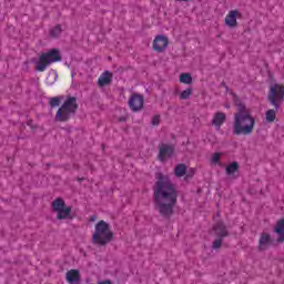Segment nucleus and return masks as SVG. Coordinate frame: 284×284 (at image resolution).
Masks as SVG:
<instances>
[{"label":"nucleus","instance_id":"nucleus-1","mask_svg":"<svg viewBox=\"0 0 284 284\" xmlns=\"http://www.w3.org/2000/svg\"><path fill=\"white\" fill-rule=\"evenodd\" d=\"M156 183L154 186V203L155 209L162 216H170L176 205V189L174 184L170 182V178L162 173L155 175Z\"/></svg>","mask_w":284,"mask_h":284},{"label":"nucleus","instance_id":"nucleus-2","mask_svg":"<svg viewBox=\"0 0 284 284\" xmlns=\"http://www.w3.org/2000/svg\"><path fill=\"white\" fill-rule=\"evenodd\" d=\"M235 105L239 106L240 112L234 114L233 121V134L240 136H250L254 132V125H256V119L252 116L250 111L245 109V105L236 100V95H233Z\"/></svg>","mask_w":284,"mask_h":284},{"label":"nucleus","instance_id":"nucleus-3","mask_svg":"<svg viewBox=\"0 0 284 284\" xmlns=\"http://www.w3.org/2000/svg\"><path fill=\"white\" fill-rule=\"evenodd\" d=\"M112 231L110 224L101 220L95 224V231L92 236V241L95 245H108L112 241Z\"/></svg>","mask_w":284,"mask_h":284},{"label":"nucleus","instance_id":"nucleus-4","mask_svg":"<svg viewBox=\"0 0 284 284\" xmlns=\"http://www.w3.org/2000/svg\"><path fill=\"white\" fill-rule=\"evenodd\" d=\"M57 61H61V53H59V50L52 49L40 55V59L36 64V69L39 72H45V68H48L50 63H57Z\"/></svg>","mask_w":284,"mask_h":284},{"label":"nucleus","instance_id":"nucleus-5","mask_svg":"<svg viewBox=\"0 0 284 284\" xmlns=\"http://www.w3.org/2000/svg\"><path fill=\"white\" fill-rule=\"evenodd\" d=\"M77 98H69L64 101L62 106L58 110L55 114L57 121H68L74 112H77Z\"/></svg>","mask_w":284,"mask_h":284},{"label":"nucleus","instance_id":"nucleus-6","mask_svg":"<svg viewBox=\"0 0 284 284\" xmlns=\"http://www.w3.org/2000/svg\"><path fill=\"white\" fill-rule=\"evenodd\" d=\"M52 211L57 214V219L59 221H63L65 219H70V213L72 212V207L65 205V201L63 199L58 197L51 204Z\"/></svg>","mask_w":284,"mask_h":284},{"label":"nucleus","instance_id":"nucleus-7","mask_svg":"<svg viewBox=\"0 0 284 284\" xmlns=\"http://www.w3.org/2000/svg\"><path fill=\"white\" fill-rule=\"evenodd\" d=\"M284 87L281 84H274L270 89L268 101L278 110V103H283Z\"/></svg>","mask_w":284,"mask_h":284},{"label":"nucleus","instance_id":"nucleus-8","mask_svg":"<svg viewBox=\"0 0 284 284\" xmlns=\"http://www.w3.org/2000/svg\"><path fill=\"white\" fill-rule=\"evenodd\" d=\"M143 95L139 93H133L129 99V106L132 110V112H139L140 110H143Z\"/></svg>","mask_w":284,"mask_h":284},{"label":"nucleus","instance_id":"nucleus-9","mask_svg":"<svg viewBox=\"0 0 284 284\" xmlns=\"http://www.w3.org/2000/svg\"><path fill=\"white\" fill-rule=\"evenodd\" d=\"M195 172L196 170H194L193 168L187 170V166H185V164H178L174 169V174L175 176H178V179H181L183 176H185V180L192 179Z\"/></svg>","mask_w":284,"mask_h":284},{"label":"nucleus","instance_id":"nucleus-10","mask_svg":"<svg viewBox=\"0 0 284 284\" xmlns=\"http://www.w3.org/2000/svg\"><path fill=\"white\" fill-rule=\"evenodd\" d=\"M173 155H174V146L170 144L160 145V152H159L160 161H168V159H171V156Z\"/></svg>","mask_w":284,"mask_h":284},{"label":"nucleus","instance_id":"nucleus-11","mask_svg":"<svg viewBox=\"0 0 284 284\" xmlns=\"http://www.w3.org/2000/svg\"><path fill=\"white\" fill-rule=\"evenodd\" d=\"M168 38L164 36H158L153 41V50L155 52H163L168 48Z\"/></svg>","mask_w":284,"mask_h":284},{"label":"nucleus","instance_id":"nucleus-12","mask_svg":"<svg viewBox=\"0 0 284 284\" xmlns=\"http://www.w3.org/2000/svg\"><path fill=\"white\" fill-rule=\"evenodd\" d=\"M272 246V236L268 233H262L258 242V248L262 252H265V250H270Z\"/></svg>","mask_w":284,"mask_h":284},{"label":"nucleus","instance_id":"nucleus-13","mask_svg":"<svg viewBox=\"0 0 284 284\" xmlns=\"http://www.w3.org/2000/svg\"><path fill=\"white\" fill-rule=\"evenodd\" d=\"M239 17H241V13L239 11H230L225 18L226 26H229V28H236V19H239Z\"/></svg>","mask_w":284,"mask_h":284},{"label":"nucleus","instance_id":"nucleus-14","mask_svg":"<svg viewBox=\"0 0 284 284\" xmlns=\"http://www.w3.org/2000/svg\"><path fill=\"white\" fill-rule=\"evenodd\" d=\"M275 234H277V243H283L284 241V220H280L275 227H274Z\"/></svg>","mask_w":284,"mask_h":284},{"label":"nucleus","instance_id":"nucleus-15","mask_svg":"<svg viewBox=\"0 0 284 284\" xmlns=\"http://www.w3.org/2000/svg\"><path fill=\"white\" fill-rule=\"evenodd\" d=\"M67 281L70 284H79L81 281V275L79 274V271L71 270L67 272Z\"/></svg>","mask_w":284,"mask_h":284},{"label":"nucleus","instance_id":"nucleus-16","mask_svg":"<svg viewBox=\"0 0 284 284\" xmlns=\"http://www.w3.org/2000/svg\"><path fill=\"white\" fill-rule=\"evenodd\" d=\"M226 115L223 112H217L213 116L212 125L221 130V125L225 123Z\"/></svg>","mask_w":284,"mask_h":284},{"label":"nucleus","instance_id":"nucleus-17","mask_svg":"<svg viewBox=\"0 0 284 284\" xmlns=\"http://www.w3.org/2000/svg\"><path fill=\"white\" fill-rule=\"evenodd\" d=\"M110 81H112V73L109 71H105L104 73H102L98 80V85H100L101 88L108 85L110 83Z\"/></svg>","mask_w":284,"mask_h":284},{"label":"nucleus","instance_id":"nucleus-18","mask_svg":"<svg viewBox=\"0 0 284 284\" xmlns=\"http://www.w3.org/2000/svg\"><path fill=\"white\" fill-rule=\"evenodd\" d=\"M213 232H215V235L220 236L221 239H223L224 236H227V229H225V225L223 224V222L217 223L213 227Z\"/></svg>","mask_w":284,"mask_h":284},{"label":"nucleus","instance_id":"nucleus-19","mask_svg":"<svg viewBox=\"0 0 284 284\" xmlns=\"http://www.w3.org/2000/svg\"><path fill=\"white\" fill-rule=\"evenodd\" d=\"M180 83H184V85H192V74L181 73L180 74Z\"/></svg>","mask_w":284,"mask_h":284},{"label":"nucleus","instance_id":"nucleus-20","mask_svg":"<svg viewBox=\"0 0 284 284\" xmlns=\"http://www.w3.org/2000/svg\"><path fill=\"white\" fill-rule=\"evenodd\" d=\"M266 123H274V121H276V111L270 109L268 111H266Z\"/></svg>","mask_w":284,"mask_h":284},{"label":"nucleus","instance_id":"nucleus-21","mask_svg":"<svg viewBox=\"0 0 284 284\" xmlns=\"http://www.w3.org/2000/svg\"><path fill=\"white\" fill-rule=\"evenodd\" d=\"M239 171V163L232 162L226 166V174L232 175Z\"/></svg>","mask_w":284,"mask_h":284},{"label":"nucleus","instance_id":"nucleus-22","mask_svg":"<svg viewBox=\"0 0 284 284\" xmlns=\"http://www.w3.org/2000/svg\"><path fill=\"white\" fill-rule=\"evenodd\" d=\"M190 97H192V89L191 88H187V89H185L184 91H182L180 93V99L182 101H187V99H190Z\"/></svg>","mask_w":284,"mask_h":284},{"label":"nucleus","instance_id":"nucleus-23","mask_svg":"<svg viewBox=\"0 0 284 284\" xmlns=\"http://www.w3.org/2000/svg\"><path fill=\"white\" fill-rule=\"evenodd\" d=\"M62 32L61 26H55L50 30L51 37H59Z\"/></svg>","mask_w":284,"mask_h":284},{"label":"nucleus","instance_id":"nucleus-24","mask_svg":"<svg viewBox=\"0 0 284 284\" xmlns=\"http://www.w3.org/2000/svg\"><path fill=\"white\" fill-rule=\"evenodd\" d=\"M221 161V153H214L212 156H211V163L213 165H216V163H219Z\"/></svg>","mask_w":284,"mask_h":284},{"label":"nucleus","instance_id":"nucleus-25","mask_svg":"<svg viewBox=\"0 0 284 284\" xmlns=\"http://www.w3.org/2000/svg\"><path fill=\"white\" fill-rule=\"evenodd\" d=\"M49 103H50L51 108H57V106H59L61 101L59 100V98H51Z\"/></svg>","mask_w":284,"mask_h":284},{"label":"nucleus","instance_id":"nucleus-26","mask_svg":"<svg viewBox=\"0 0 284 284\" xmlns=\"http://www.w3.org/2000/svg\"><path fill=\"white\" fill-rule=\"evenodd\" d=\"M161 123V115H154L152 119H151V124L152 125H159Z\"/></svg>","mask_w":284,"mask_h":284},{"label":"nucleus","instance_id":"nucleus-27","mask_svg":"<svg viewBox=\"0 0 284 284\" xmlns=\"http://www.w3.org/2000/svg\"><path fill=\"white\" fill-rule=\"evenodd\" d=\"M221 245H223V240L217 239L213 242V250H219V247H221Z\"/></svg>","mask_w":284,"mask_h":284},{"label":"nucleus","instance_id":"nucleus-28","mask_svg":"<svg viewBox=\"0 0 284 284\" xmlns=\"http://www.w3.org/2000/svg\"><path fill=\"white\" fill-rule=\"evenodd\" d=\"M98 284H112V282H110V281H102V282H99Z\"/></svg>","mask_w":284,"mask_h":284},{"label":"nucleus","instance_id":"nucleus-29","mask_svg":"<svg viewBox=\"0 0 284 284\" xmlns=\"http://www.w3.org/2000/svg\"><path fill=\"white\" fill-rule=\"evenodd\" d=\"M49 77H53L54 79H57V73H50Z\"/></svg>","mask_w":284,"mask_h":284},{"label":"nucleus","instance_id":"nucleus-30","mask_svg":"<svg viewBox=\"0 0 284 284\" xmlns=\"http://www.w3.org/2000/svg\"><path fill=\"white\" fill-rule=\"evenodd\" d=\"M91 221H97V217H95V216H92V217H91Z\"/></svg>","mask_w":284,"mask_h":284},{"label":"nucleus","instance_id":"nucleus-31","mask_svg":"<svg viewBox=\"0 0 284 284\" xmlns=\"http://www.w3.org/2000/svg\"><path fill=\"white\" fill-rule=\"evenodd\" d=\"M176 1H190V0H176Z\"/></svg>","mask_w":284,"mask_h":284}]
</instances>
